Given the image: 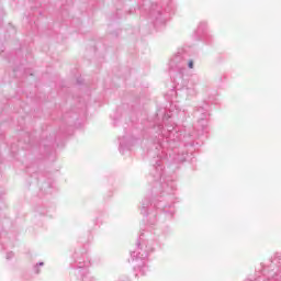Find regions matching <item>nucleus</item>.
<instances>
[{"instance_id":"f257e3e1","label":"nucleus","mask_w":281,"mask_h":281,"mask_svg":"<svg viewBox=\"0 0 281 281\" xmlns=\"http://www.w3.org/2000/svg\"><path fill=\"white\" fill-rule=\"evenodd\" d=\"M132 262H134V271L136 272V278H139V276H146V271L144 270V267H146V261H144L143 258H133Z\"/></svg>"},{"instance_id":"39448f33","label":"nucleus","mask_w":281,"mask_h":281,"mask_svg":"<svg viewBox=\"0 0 281 281\" xmlns=\"http://www.w3.org/2000/svg\"><path fill=\"white\" fill-rule=\"evenodd\" d=\"M44 265H45V262L41 261V262L36 263L35 266L43 267Z\"/></svg>"},{"instance_id":"20e7f679","label":"nucleus","mask_w":281,"mask_h":281,"mask_svg":"<svg viewBox=\"0 0 281 281\" xmlns=\"http://www.w3.org/2000/svg\"><path fill=\"white\" fill-rule=\"evenodd\" d=\"M34 271H35L36 274L41 273V269L38 268V266L34 267Z\"/></svg>"},{"instance_id":"7ed1b4c3","label":"nucleus","mask_w":281,"mask_h":281,"mask_svg":"<svg viewBox=\"0 0 281 281\" xmlns=\"http://www.w3.org/2000/svg\"><path fill=\"white\" fill-rule=\"evenodd\" d=\"M188 67H189V69H194V61L189 60Z\"/></svg>"},{"instance_id":"f03ea898","label":"nucleus","mask_w":281,"mask_h":281,"mask_svg":"<svg viewBox=\"0 0 281 281\" xmlns=\"http://www.w3.org/2000/svg\"><path fill=\"white\" fill-rule=\"evenodd\" d=\"M75 262L77 263L78 269H85V267H89L90 265L89 257H87V254H85L82 258L75 252Z\"/></svg>"},{"instance_id":"423d86ee","label":"nucleus","mask_w":281,"mask_h":281,"mask_svg":"<svg viewBox=\"0 0 281 281\" xmlns=\"http://www.w3.org/2000/svg\"><path fill=\"white\" fill-rule=\"evenodd\" d=\"M132 258H135V252L132 254Z\"/></svg>"}]
</instances>
